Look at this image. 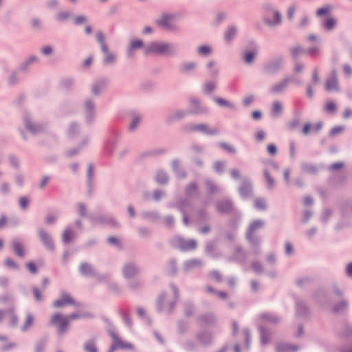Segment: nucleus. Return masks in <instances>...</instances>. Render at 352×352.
<instances>
[{"mask_svg":"<svg viewBox=\"0 0 352 352\" xmlns=\"http://www.w3.org/2000/svg\"><path fill=\"white\" fill-rule=\"evenodd\" d=\"M265 176L266 177V179L267 181L268 185L270 187H272L274 185V182L272 177L270 175L269 173L267 171L265 172Z\"/></svg>","mask_w":352,"mask_h":352,"instance_id":"obj_42","label":"nucleus"},{"mask_svg":"<svg viewBox=\"0 0 352 352\" xmlns=\"http://www.w3.org/2000/svg\"><path fill=\"white\" fill-rule=\"evenodd\" d=\"M254 100L253 96H248L244 98L243 103L245 106L250 104Z\"/></svg>","mask_w":352,"mask_h":352,"instance_id":"obj_48","label":"nucleus"},{"mask_svg":"<svg viewBox=\"0 0 352 352\" xmlns=\"http://www.w3.org/2000/svg\"><path fill=\"white\" fill-rule=\"evenodd\" d=\"M320 52V49L318 46L313 47L307 50L308 54H311V56H316L319 54Z\"/></svg>","mask_w":352,"mask_h":352,"instance_id":"obj_36","label":"nucleus"},{"mask_svg":"<svg viewBox=\"0 0 352 352\" xmlns=\"http://www.w3.org/2000/svg\"><path fill=\"white\" fill-rule=\"evenodd\" d=\"M143 46V41L139 39L133 40L131 41L130 47L128 50V54L129 56H133V51L137 48H140Z\"/></svg>","mask_w":352,"mask_h":352,"instance_id":"obj_15","label":"nucleus"},{"mask_svg":"<svg viewBox=\"0 0 352 352\" xmlns=\"http://www.w3.org/2000/svg\"><path fill=\"white\" fill-rule=\"evenodd\" d=\"M277 350L278 352H286L290 351H296V348H294L291 346H285V348H283L281 346H278Z\"/></svg>","mask_w":352,"mask_h":352,"instance_id":"obj_39","label":"nucleus"},{"mask_svg":"<svg viewBox=\"0 0 352 352\" xmlns=\"http://www.w3.org/2000/svg\"><path fill=\"white\" fill-rule=\"evenodd\" d=\"M6 319L10 327H16L18 325V316L12 310L6 311Z\"/></svg>","mask_w":352,"mask_h":352,"instance_id":"obj_9","label":"nucleus"},{"mask_svg":"<svg viewBox=\"0 0 352 352\" xmlns=\"http://www.w3.org/2000/svg\"><path fill=\"white\" fill-rule=\"evenodd\" d=\"M282 104L280 102L276 101L273 103L272 106V113L274 116H278L282 111Z\"/></svg>","mask_w":352,"mask_h":352,"instance_id":"obj_22","label":"nucleus"},{"mask_svg":"<svg viewBox=\"0 0 352 352\" xmlns=\"http://www.w3.org/2000/svg\"><path fill=\"white\" fill-rule=\"evenodd\" d=\"M310 129H311V124L309 123L305 124L302 129L303 134H305V135L308 134L310 131Z\"/></svg>","mask_w":352,"mask_h":352,"instance_id":"obj_54","label":"nucleus"},{"mask_svg":"<svg viewBox=\"0 0 352 352\" xmlns=\"http://www.w3.org/2000/svg\"><path fill=\"white\" fill-rule=\"evenodd\" d=\"M105 54L104 62L107 64L111 63L115 61V56L113 54H111L107 50V53H104Z\"/></svg>","mask_w":352,"mask_h":352,"instance_id":"obj_28","label":"nucleus"},{"mask_svg":"<svg viewBox=\"0 0 352 352\" xmlns=\"http://www.w3.org/2000/svg\"><path fill=\"white\" fill-rule=\"evenodd\" d=\"M33 292L34 294V296L36 300L40 301L42 299L41 293L40 292L39 289L36 287H34L33 289Z\"/></svg>","mask_w":352,"mask_h":352,"instance_id":"obj_45","label":"nucleus"},{"mask_svg":"<svg viewBox=\"0 0 352 352\" xmlns=\"http://www.w3.org/2000/svg\"><path fill=\"white\" fill-rule=\"evenodd\" d=\"M325 108L327 111L333 113L336 109V105L333 102L329 101L327 103Z\"/></svg>","mask_w":352,"mask_h":352,"instance_id":"obj_30","label":"nucleus"},{"mask_svg":"<svg viewBox=\"0 0 352 352\" xmlns=\"http://www.w3.org/2000/svg\"><path fill=\"white\" fill-rule=\"evenodd\" d=\"M267 151L270 155H274L277 152L276 146L272 144H269L267 146Z\"/></svg>","mask_w":352,"mask_h":352,"instance_id":"obj_41","label":"nucleus"},{"mask_svg":"<svg viewBox=\"0 0 352 352\" xmlns=\"http://www.w3.org/2000/svg\"><path fill=\"white\" fill-rule=\"evenodd\" d=\"M294 13L295 8L294 7H290L288 10V18L292 20L294 17Z\"/></svg>","mask_w":352,"mask_h":352,"instance_id":"obj_60","label":"nucleus"},{"mask_svg":"<svg viewBox=\"0 0 352 352\" xmlns=\"http://www.w3.org/2000/svg\"><path fill=\"white\" fill-rule=\"evenodd\" d=\"M288 82H289V80L288 79H285L283 81H282V82H279L278 84L273 86L272 87V91H273L274 93H279V92L283 91L285 89V87H287Z\"/></svg>","mask_w":352,"mask_h":352,"instance_id":"obj_18","label":"nucleus"},{"mask_svg":"<svg viewBox=\"0 0 352 352\" xmlns=\"http://www.w3.org/2000/svg\"><path fill=\"white\" fill-rule=\"evenodd\" d=\"M343 167V164L342 162L334 163L331 165L330 168L333 170L340 169Z\"/></svg>","mask_w":352,"mask_h":352,"instance_id":"obj_51","label":"nucleus"},{"mask_svg":"<svg viewBox=\"0 0 352 352\" xmlns=\"http://www.w3.org/2000/svg\"><path fill=\"white\" fill-rule=\"evenodd\" d=\"M50 324L57 327L60 334L64 333L69 325L68 318L60 313L54 314L50 320Z\"/></svg>","mask_w":352,"mask_h":352,"instance_id":"obj_2","label":"nucleus"},{"mask_svg":"<svg viewBox=\"0 0 352 352\" xmlns=\"http://www.w3.org/2000/svg\"><path fill=\"white\" fill-rule=\"evenodd\" d=\"M293 248L290 243H287L285 245V252L287 254H289L292 252Z\"/></svg>","mask_w":352,"mask_h":352,"instance_id":"obj_63","label":"nucleus"},{"mask_svg":"<svg viewBox=\"0 0 352 352\" xmlns=\"http://www.w3.org/2000/svg\"><path fill=\"white\" fill-rule=\"evenodd\" d=\"M140 119L138 117H135L133 118L132 122L130 124V129H134L138 124L140 123Z\"/></svg>","mask_w":352,"mask_h":352,"instance_id":"obj_49","label":"nucleus"},{"mask_svg":"<svg viewBox=\"0 0 352 352\" xmlns=\"http://www.w3.org/2000/svg\"><path fill=\"white\" fill-rule=\"evenodd\" d=\"M344 71L347 76H351L352 74V69L348 65H344Z\"/></svg>","mask_w":352,"mask_h":352,"instance_id":"obj_58","label":"nucleus"},{"mask_svg":"<svg viewBox=\"0 0 352 352\" xmlns=\"http://www.w3.org/2000/svg\"><path fill=\"white\" fill-rule=\"evenodd\" d=\"M255 208L258 210H264L266 208V204L265 200L262 199H258L255 201Z\"/></svg>","mask_w":352,"mask_h":352,"instance_id":"obj_27","label":"nucleus"},{"mask_svg":"<svg viewBox=\"0 0 352 352\" xmlns=\"http://www.w3.org/2000/svg\"><path fill=\"white\" fill-rule=\"evenodd\" d=\"M214 85L212 82L208 83V84L205 85V86H204V90L206 93H210V91H212L214 89Z\"/></svg>","mask_w":352,"mask_h":352,"instance_id":"obj_50","label":"nucleus"},{"mask_svg":"<svg viewBox=\"0 0 352 352\" xmlns=\"http://www.w3.org/2000/svg\"><path fill=\"white\" fill-rule=\"evenodd\" d=\"M85 21H86V18L83 16H79L75 19V23L76 24H80L82 23H84Z\"/></svg>","mask_w":352,"mask_h":352,"instance_id":"obj_57","label":"nucleus"},{"mask_svg":"<svg viewBox=\"0 0 352 352\" xmlns=\"http://www.w3.org/2000/svg\"><path fill=\"white\" fill-rule=\"evenodd\" d=\"M67 305H72L75 306L79 305V304L76 303L70 295L66 292H62L60 294V298L53 302V306L56 308H60Z\"/></svg>","mask_w":352,"mask_h":352,"instance_id":"obj_3","label":"nucleus"},{"mask_svg":"<svg viewBox=\"0 0 352 352\" xmlns=\"http://www.w3.org/2000/svg\"><path fill=\"white\" fill-rule=\"evenodd\" d=\"M27 267L31 273L35 274L36 272V265L34 263H33V262L28 263Z\"/></svg>","mask_w":352,"mask_h":352,"instance_id":"obj_40","label":"nucleus"},{"mask_svg":"<svg viewBox=\"0 0 352 352\" xmlns=\"http://www.w3.org/2000/svg\"><path fill=\"white\" fill-rule=\"evenodd\" d=\"M336 25V20L333 18H328L327 19H326V21H324V28L326 30H332Z\"/></svg>","mask_w":352,"mask_h":352,"instance_id":"obj_23","label":"nucleus"},{"mask_svg":"<svg viewBox=\"0 0 352 352\" xmlns=\"http://www.w3.org/2000/svg\"><path fill=\"white\" fill-rule=\"evenodd\" d=\"M5 263L6 264V265H8V267H14V268H16L17 266L16 265V263L11 259L10 258H8L5 261Z\"/></svg>","mask_w":352,"mask_h":352,"instance_id":"obj_55","label":"nucleus"},{"mask_svg":"<svg viewBox=\"0 0 352 352\" xmlns=\"http://www.w3.org/2000/svg\"><path fill=\"white\" fill-rule=\"evenodd\" d=\"M302 51L303 50L299 47H295L291 49V53L294 58H296Z\"/></svg>","mask_w":352,"mask_h":352,"instance_id":"obj_35","label":"nucleus"},{"mask_svg":"<svg viewBox=\"0 0 352 352\" xmlns=\"http://www.w3.org/2000/svg\"><path fill=\"white\" fill-rule=\"evenodd\" d=\"M251 192V186L248 184H245L243 186H241L239 189V192L241 196L246 197L249 195Z\"/></svg>","mask_w":352,"mask_h":352,"instance_id":"obj_24","label":"nucleus"},{"mask_svg":"<svg viewBox=\"0 0 352 352\" xmlns=\"http://www.w3.org/2000/svg\"><path fill=\"white\" fill-rule=\"evenodd\" d=\"M236 30L234 28H229L225 34L226 39L228 41L231 40L233 38V36L236 34Z\"/></svg>","mask_w":352,"mask_h":352,"instance_id":"obj_25","label":"nucleus"},{"mask_svg":"<svg viewBox=\"0 0 352 352\" xmlns=\"http://www.w3.org/2000/svg\"><path fill=\"white\" fill-rule=\"evenodd\" d=\"M223 168V163L221 162H218L214 164V168L217 172L221 171Z\"/></svg>","mask_w":352,"mask_h":352,"instance_id":"obj_56","label":"nucleus"},{"mask_svg":"<svg viewBox=\"0 0 352 352\" xmlns=\"http://www.w3.org/2000/svg\"><path fill=\"white\" fill-rule=\"evenodd\" d=\"M255 53L252 52H248L245 54L244 60L247 63H250L254 58Z\"/></svg>","mask_w":352,"mask_h":352,"instance_id":"obj_31","label":"nucleus"},{"mask_svg":"<svg viewBox=\"0 0 352 352\" xmlns=\"http://www.w3.org/2000/svg\"><path fill=\"white\" fill-rule=\"evenodd\" d=\"M12 248H13L14 252H15V254L17 256H19L20 257H22V256H24V248H23V246L19 241H14L12 242Z\"/></svg>","mask_w":352,"mask_h":352,"instance_id":"obj_13","label":"nucleus"},{"mask_svg":"<svg viewBox=\"0 0 352 352\" xmlns=\"http://www.w3.org/2000/svg\"><path fill=\"white\" fill-rule=\"evenodd\" d=\"M261 341L263 344H266L268 342V336L266 332L261 331Z\"/></svg>","mask_w":352,"mask_h":352,"instance_id":"obj_53","label":"nucleus"},{"mask_svg":"<svg viewBox=\"0 0 352 352\" xmlns=\"http://www.w3.org/2000/svg\"><path fill=\"white\" fill-rule=\"evenodd\" d=\"M346 273L349 276H352V263L348 265L346 268Z\"/></svg>","mask_w":352,"mask_h":352,"instance_id":"obj_64","label":"nucleus"},{"mask_svg":"<svg viewBox=\"0 0 352 352\" xmlns=\"http://www.w3.org/2000/svg\"><path fill=\"white\" fill-rule=\"evenodd\" d=\"M48 181H49L48 177H43L41 182L40 183V188H43L45 186V185L47 184Z\"/></svg>","mask_w":352,"mask_h":352,"instance_id":"obj_62","label":"nucleus"},{"mask_svg":"<svg viewBox=\"0 0 352 352\" xmlns=\"http://www.w3.org/2000/svg\"><path fill=\"white\" fill-rule=\"evenodd\" d=\"M188 130L190 131L200 132L208 135H214L217 133V129H210L208 125L204 124H191L188 126Z\"/></svg>","mask_w":352,"mask_h":352,"instance_id":"obj_4","label":"nucleus"},{"mask_svg":"<svg viewBox=\"0 0 352 352\" xmlns=\"http://www.w3.org/2000/svg\"><path fill=\"white\" fill-rule=\"evenodd\" d=\"M252 117L254 120H258L261 117V113L258 111H255L252 112Z\"/></svg>","mask_w":352,"mask_h":352,"instance_id":"obj_61","label":"nucleus"},{"mask_svg":"<svg viewBox=\"0 0 352 352\" xmlns=\"http://www.w3.org/2000/svg\"><path fill=\"white\" fill-rule=\"evenodd\" d=\"M196 248L197 242L195 240H188L181 243V249L184 251L195 250Z\"/></svg>","mask_w":352,"mask_h":352,"instance_id":"obj_14","label":"nucleus"},{"mask_svg":"<svg viewBox=\"0 0 352 352\" xmlns=\"http://www.w3.org/2000/svg\"><path fill=\"white\" fill-rule=\"evenodd\" d=\"M39 236L44 245L49 249L53 248V243L50 236L44 230L39 231Z\"/></svg>","mask_w":352,"mask_h":352,"instance_id":"obj_10","label":"nucleus"},{"mask_svg":"<svg viewBox=\"0 0 352 352\" xmlns=\"http://www.w3.org/2000/svg\"><path fill=\"white\" fill-rule=\"evenodd\" d=\"M26 126L29 131L32 133H36L38 129L36 126H33L28 120H26Z\"/></svg>","mask_w":352,"mask_h":352,"instance_id":"obj_44","label":"nucleus"},{"mask_svg":"<svg viewBox=\"0 0 352 352\" xmlns=\"http://www.w3.org/2000/svg\"><path fill=\"white\" fill-rule=\"evenodd\" d=\"M97 40L100 43L102 52L107 53V46L104 42V36L102 32H98Z\"/></svg>","mask_w":352,"mask_h":352,"instance_id":"obj_19","label":"nucleus"},{"mask_svg":"<svg viewBox=\"0 0 352 352\" xmlns=\"http://www.w3.org/2000/svg\"><path fill=\"white\" fill-rule=\"evenodd\" d=\"M244 336L245 338V344L248 348L250 346V333L248 330L244 331Z\"/></svg>","mask_w":352,"mask_h":352,"instance_id":"obj_46","label":"nucleus"},{"mask_svg":"<svg viewBox=\"0 0 352 352\" xmlns=\"http://www.w3.org/2000/svg\"><path fill=\"white\" fill-rule=\"evenodd\" d=\"M218 209L221 212H229L232 209V204L228 201L220 203L218 206Z\"/></svg>","mask_w":352,"mask_h":352,"instance_id":"obj_21","label":"nucleus"},{"mask_svg":"<svg viewBox=\"0 0 352 352\" xmlns=\"http://www.w3.org/2000/svg\"><path fill=\"white\" fill-rule=\"evenodd\" d=\"M272 14H273V15L274 16V19L273 21H271L266 18L265 19L266 23L269 25H275L280 24L281 22V16H280V13L278 12L277 11L274 10L272 12Z\"/></svg>","mask_w":352,"mask_h":352,"instance_id":"obj_16","label":"nucleus"},{"mask_svg":"<svg viewBox=\"0 0 352 352\" xmlns=\"http://www.w3.org/2000/svg\"><path fill=\"white\" fill-rule=\"evenodd\" d=\"M331 10H332V6H329V5L326 6L324 7L318 9L316 11V15L318 16H322L328 15L329 14V12L331 11Z\"/></svg>","mask_w":352,"mask_h":352,"instance_id":"obj_20","label":"nucleus"},{"mask_svg":"<svg viewBox=\"0 0 352 352\" xmlns=\"http://www.w3.org/2000/svg\"><path fill=\"white\" fill-rule=\"evenodd\" d=\"M325 87L328 91H337L338 89V82L335 71L331 73V76L327 80Z\"/></svg>","mask_w":352,"mask_h":352,"instance_id":"obj_8","label":"nucleus"},{"mask_svg":"<svg viewBox=\"0 0 352 352\" xmlns=\"http://www.w3.org/2000/svg\"><path fill=\"white\" fill-rule=\"evenodd\" d=\"M215 101L218 104L221 106L232 107V105L229 102L225 100L223 98H217L215 99Z\"/></svg>","mask_w":352,"mask_h":352,"instance_id":"obj_34","label":"nucleus"},{"mask_svg":"<svg viewBox=\"0 0 352 352\" xmlns=\"http://www.w3.org/2000/svg\"><path fill=\"white\" fill-rule=\"evenodd\" d=\"M35 322V316L31 312H27L21 324V330L23 332L32 328Z\"/></svg>","mask_w":352,"mask_h":352,"instance_id":"obj_6","label":"nucleus"},{"mask_svg":"<svg viewBox=\"0 0 352 352\" xmlns=\"http://www.w3.org/2000/svg\"><path fill=\"white\" fill-rule=\"evenodd\" d=\"M173 16L164 14L162 18L157 21V24L162 28L170 30L173 28Z\"/></svg>","mask_w":352,"mask_h":352,"instance_id":"obj_7","label":"nucleus"},{"mask_svg":"<svg viewBox=\"0 0 352 352\" xmlns=\"http://www.w3.org/2000/svg\"><path fill=\"white\" fill-rule=\"evenodd\" d=\"M263 222L260 220H256L253 221L249 226L248 232V238L250 239L251 235L256 231L258 229H260L263 226Z\"/></svg>","mask_w":352,"mask_h":352,"instance_id":"obj_11","label":"nucleus"},{"mask_svg":"<svg viewBox=\"0 0 352 352\" xmlns=\"http://www.w3.org/2000/svg\"><path fill=\"white\" fill-rule=\"evenodd\" d=\"M85 350L87 352H97L94 342H88L85 345Z\"/></svg>","mask_w":352,"mask_h":352,"instance_id":"obj_29","label":"nucleus"},{"mask_svg":"<svg viewBox=\"0 0 352 352\" xmlns=\"http://www.w3.org/2000/svg\"><path fill=\"white\" fill-rule=\"evenodd\" d=\"M157 181L160 184H164L167 181V177L165 174L160 173L157 176Z\"/></svg>","mask_w":352,"mask_h":352,"instance_id":"obj_37","label":"nucleus"},{"mask_svg":"<svg viewBox=\"0 0 352 352\" xmlns=\"http://www.w3.org/2000/svg\"><path fill=\"white\" fill-rule=\"evenodd\" d=\"M198 52L201 55H207L210 52V48L208 46L203 45L198 48Z\"/></svg>","mask_w":352,"mask_h":352,"instance_id":"obj_32","label":"nucleus"},{"mask_svg":"<svg viewBox=\"0 0 352 352\" xmlns=\"http://www.w3.org/2000/svg\"><path fill=\"white\" fill-rule=\"evenodd\" d=\"M110 336L113 340V343L111 347V350L113 351L117 349H131L132 345L129 343H125L122 340L115 332H111Z\"/></svg>","mask_w":352,"mask_h":352,"instance_id":"obj_5","label":"nucleus"},{"mask_svg":"<svg viewBox=\"0 0 352 352\" xmlns=\"http://www.w3.org/2000/svg\"><path fill=\"white\" fill-rule=\"evenodd\" d=\"M137 272V268L131 264L126 265L124 268V274L127 278L132 277Z\"/></svg>","mask_w":352,"mask_h":352,"instance_id":"obj_17","label":"nucleus"},{"mask_svg":"<svg viewBox=\"0 0 352 352\" xmlns=\"http://www.w3.org/2000/svg\"><path fill=\"white\" fill-rule=\"evenodd\" d=\"M80 272H81V274H82L83 275H85V276H89V275L94 274V269L89 264H88L87 263H83L80 265Z\"/></svg>","mask_w":352,"mask_h":352,"instance_id":"obj_12","label":"nucleus"},{"mask_svg":"<svg viewBox=\"0 0 352 352\" xmlns=\"http://www.w3.org/2000/svg\"><path fill=\"white\" fill-rule=\"evenodd\" d=\"M70 14L68 12H61L58 14L57 19L60 21H64L65 20L69 19Z\"/></svg>","mask_w":352,"mask_h":352,"instance_id":"obj_38","label":"nucleus"},{"mask_svg":"<svg viewBox=\"0 0 352 352\" xmlns=\"http://www.w3.org/2000/svg\"><path fill=\"white\" fill-rule=\"evenodd\" d=\"M72 239V232L70 230H65L63 234V240L65 243H69Z\"/></svg>","mask_w":352,"mask_h":352,"instance_id":"obj_26","label":"nucleus"},{"mask_svg":"<svg viewBox=\"0 0 352 352\" xmlns=\"http://www.w3.org/2000/svg\"><path fill=\"white\" fill-rule=\"evenodd\" d=\"M279 65H280V63H272V64H270V65H269L267 67V69L270 72H274V71L276 70L278 68Z\"/></svg>","mask_w":352,"mask_h":352,"instance_id":"obj_47","label":"nucleus"},{"mask_svg":"<svg viewBox=\"0 0 352 352\" xmlns=\"http://www.w3.org/2000/svg\"><path fill=\"white\" fill-rule=\"evenodd\" d=\"M171 46L168 43L153 42L145 50V54H166L170 52Z\"/></svg>","mask_w":352,"mask_h":352,"instance_id":"obj_1","label":"nucleus"},{"mask_svg":"<svg viewBox=\"0 0 352 352\" xmlns=\"http://www.w3.org/2000/svg\"><path fill=\"white\" fill-rule=\"evenodd\" d=\"M343 130V127L341 126H338L334 128H333L331 131V135H337L339 133H341Z\"/></svg>","mask_w":352,"mask_h":352,"instance_id":"obj_43","label":"nucleus"},{"mask_svg":"<svg viewBox=\"0 0 352 352\" xmlns=\"http://www.w3.org/2000/svg\"><path fill=\"white\" fill-rule=\"evenodd\" d=\"M28 205V200L25 197H22L20 199V206L22 208H25Z\"/></svg>","mask_w":352,"mask_h":352,"instance_id":"obj_52","label":"nucleus"},{"mask_svg":"<svg viewBox=\"0 0 352 352\" xmlns=\"http://www.w3.org/2000/svg\"><path fill=\"white\" fill-rule=\"evenodd\" d=\"M42 52L44 54H50L52 52V48L50 46H45L42 49Z\"/></svg>","mask_w":352,"mask_h":352,"instance_id":"obj_59","label":"nucleus"},{"mask_svg":"<svg viewBox=\"0 0 352 352\" xmlns=\"http://www.w3.org/2000/svg\"><path fill=\"white\" fill-rule=\"evenodd\" d=\"M220 146L226 150L228 153H234L235 152L234 148L227 143H221Z\"/></svg>","mask_w":352,"mask_h":352,"instance_id":"obj_33","label":"nucleus"}]
</instances>
